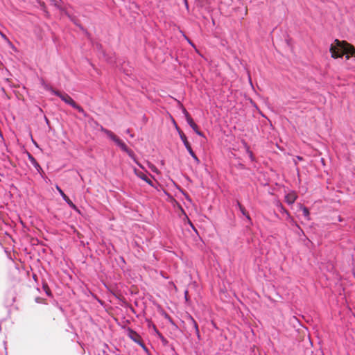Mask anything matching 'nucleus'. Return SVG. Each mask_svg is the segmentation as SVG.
Wrapping results in <instances>:
<instances>
[{"label":"nucleus","instance_id":"nucleus-8","mask_svg":"<svg viewBox=\"0 0 355 355\" xmlns=\"http://www.w3.org/2000/svg\"><path fill=\"white\" fill-rule=\"evenodd\" d=\"M237 206H238L239 210L241 211V214L246 218V220H248V222L250 225H252V219H251L250 215L248 214V213L247 212V211L245 210V209L241 205V204L239 202H237Z\"/></svg>","mask_w":355,"mask_h":355},{"label":"nucleus","instance_id":"nucleus-3","mask_svg":"<svg viewBox=\"0 0 355 355\" xmlns=\"http://www.w3.org/2000/svg\"><path fill=\"white\" fill-rule=\"evenodd\" d=\"M53 94L60 97L62 101H63L65 103L71 105L74 109L77 110L80 113H81L84 116H87V113L85 112L83 108L78 105L73 98L66 93H62L59 91L53 92Z\"/></svg>","mask_w":355,"mask_h":355},{"label":"nucleus","instance_id":"nucleus-28","mask_svg":"<svg viewBox=\"0 0 355 355\" xmlns=\"http://www.w3.org/2000/svg\"><path fill=\"white\" fill-rule=\"evenodd\" d=\"M46 293L48 295H50V293L49 291H46Z\"/></svg>","mask_w":355,"mask_h":355},{"label":"nucleus","instance_id":"nucleus-9","mask_svg":"<svg viewBox=\"0 0 355 355\" xmlns=\"http://www.w3.org/2000/svg\"><path fill=\"white\" fill-rule=\"evenodd\" d=\"M28 159L38 173H41V171H42V168H41L39 163L37 162L35 158L31 154H28Z\"/></svg>","mask_w":355,"mask_h":355},{"label":"nucleus","instance_id":"nucleus-23","mask_svg":"<svg viewBox=\"0 0 355 355\" xmlns=\"http://www.w3.org/2000/svg\"><path fill=\"white\" fill-rule=\"evenodd\" d=\"M196 133L198 135H199V136H201V137H203V136H204L203 133H202V132H200L199 130H197V131L196 132Z\"/></svg>","mask_w":355,"mask_h":355},{"label":"nucleus","instance_id":"nucleus-18","mask_svg":"<svg viewBox=\"0 0 355 355\" xmlns=\"http://www.w3.org/2000/svg\"><path fill=\"white\" fill-rule=\"evenodd\" d=\"M187 151L189 152V153L190 154V155L192 157V156H194L196 154L195 153L193 152V149L191 148V146H188L187 148Z\"/></svg>","mask_w":355,"mask_h":355},{"label":"nucleus","instance_id":"nucleus-2","mask_svg":"<svg viewBox=\"0 0 355 355\" xmlns=\"http://www.w3.org/2000/svg\"><path fill=\"white\" fill-rule=\"evenodd\" d=\"M101 130L106 134V135L112 139L121 149V150L127 153L129 155H132V151L130 150L126 144L112 131L103 128V126L101 127Z\"/></svg>","mask_w":355,"mask_h":355},{"label":"nucleus","instance_id":"nucleus-19","mask_svg":"<svg viewBox=\"0 0 355 355\" xmlns=\"http://www.w3.org/2000/svg\"><path fill=\"white\" fill-rule=\"evenodd\" d=\"M71 19L76 26H78L80 28L83 30V27L80 24H79L78 23V20L77 19H76L74 17L71 18Z\"/></svg>","mask_w":355,"mask_h":355},{"label":"nucleus","instance_id":"nucleus-27","mask_svg":"<svg viewBox=\"0 0 355 355\" xmlns=\"http://www.w3.org/2000/svg\"><path fill=\"white\" fill-rule=\"evenodd\" d=\"M2 37H3L5 40H8L5 35L1 34Z\"/></svg>","mask_w":355,"mask_h":355},{"label":"nucleus","instance_id":"nucleus-25","mask_svg":"<svg viewBox=\"0 0 355 355\" xmlns=\"http://www.w3.org/2000/svg\"><path fill=\"white\" fill-rule=\"evenodd\" d=\"M193 323H194L195 328H196L197 332L198 333V325H197L196 322L194 320H193Z\"/></svg>","mask_w":355,"mask_h":355},{"label":"nucleus","instance_id":"nucleus-5","mask_svg":"<svg viewBox=\"0 0 355 355\" xmlns=\"http://www.w3.org/2000/svg\"><path fill=\"white\" fill-rule=\"evenodd\" d=\"M297 196L293 191H289L285 196V201L288 205H293L296 200Z\"/></svg>","mask_w":355,"mask_h":355},{"label":"nucleus","instance_id":"nucleus-12","mask_svg":"<svg viewBox=\"0 0 355 355\" xmlns=\"http://www.w3.org/2000/svg\"><path fill=\"white\" fill-rule=\"evenodd\" d=\"M286 220L293 225H295L296 227H297L299 229L300 227L299 225L297 224V223L295 221V220L291 216L290 214L288 212H286Z\"/></svg>","mask_w":355,"mask_h":355},{"label":"nucleus","instance_id":"nucleus-14","mask_svg":"<svg viewBox=\"0 0 355 355\" xmlns=\"http://www.w3.org/2000/svg\"><path fill=\"white\" fill-rule=\"evenodd\" d=\"M286 220L293 225H295L296 227H297L299 229L300 227L299 225L297 224V223L295 221V220L291 216L290 214L288 212H286Z\"/></svg>","mask_w":355,"mask_h":355},{"label":"nucleus","instance_id":"nucleus-1","mask_svg":"<svg viewBox=\"0 0 355 355\" xmlns=\"http://www.w3.org/2000/svg\"><path fill=\"white\" fill-rule=\"evenodd\" d=\"M330 52L331 57L334 58H343L344 55L346 60H355V48L346 41H340L338 39L334 40V42L331 44Z\"/></svg>","mask_w":355,"mask_h":355},{"label":"nucleus","instance_id":"nucleus-11","mask_svg":"<svg viewBox=\"0 0 355 355\" xmlns=\"http://www.w3.org/2000/svg\"><path fill=\"white\" fill-rule=\"evenodd\" d=\"M41 83H42V87H44V89L46 90H48L49 92H51V94H53V92H57L56 90L53 89L50 85H49L48 84H46L44 80H41Z\"/></svg>","mask_w":355,"mask_h":355},{"label":"nucleus","instance_id":"nucleus-22","mask_svg":"<svg viewBox=\"0 0 355 355\" xmlns=\"http://www.w3.org/2000/svg\"><path fill=\"white\" fill-rule=\"evenodd\" d=\"M190 127L195 131V132L198 130V127L196 123H193Z\"/></svg>","mask_w":355,"mask_h":355},{"label":"nucleus","instance_id":"nucleus-16","mask_svg":"<svg viewBox=\"0 0 355 355\" xmlns=\"http://www.w3.org/2000/svg\"><path fill=\"white\" fill-rule=\"evenodd\" d=\"M277 206L281 213L286 214V212H288L280 202H278Z\"/></svg>","mask_w":355,"mask_h":355},{"label":"nucleus","instance_id":"nucleus-13","mask_svg":"<svg viewBox=\"0 0 355 355\" xmlns=\"http://www.w3.org/2000/svg\"><path fill=\"white\" fill-rule=\"evenodd\" d=\"M286 220L293 225H295L296 227H297L299 229L300 227L299 225L297 224V223L295 221V220L291 216L290 214L288 212H286Z\"/></svg>","mask_w":355,"mask_h":355},{"label":"nucleus","instance_id":"nucleus-17","mask_svg":"<svg viewBox=\"0 0 355 355\" xmlns=\"http://www.w3.org/2000/svg\"><path fill=\"white\" fill-rule=\"evenodd\" d=\"M186 120H187V122L188 123V124L189 125V126H191V125H193V123H195L193 120L192 119V118L191 117V116H187V118H185Z\"/></svg>","mask_w":355,"mask_h":355},{"label":"nucleus","instance_id":"nucleus-6","mask_svg":"<svg viewBox=\"0 0 355 355\" xmlns=\"http://www.w3.org/2000/svg\"><path fill=\"white\" fill-rule=\"evenodd\" d=\"M135 174L137 177L146 182L149 185L153 187V181L148 178V176L141 171H135Z\"/></svg>","mask_w":355,"mask_h":355},{"label":"nucleus","instance_id":"nucleus-24","mask_svg":"<svg viewBox=\"0 0 355 355\" xmlns=\"http://www.w3.org/2000/svg\"><path fill=\"white\" fill-rule=\"evenodd\" d=\"M126 133H127V134H129V135H130V136L132 138H133V137H134V135L130 133V129L126 130Z\"/></svg>","mask_w":355,"mask_h":355},{"label":"nucleus","instance_id":"nucleus-21","mask_svg":"<svg viewBox=\"0 0 355 355\" xmlns=\"http://www.w3.org/2000/svg\"><path fill=\"white\" fill-rule=\"evenodd\" d=\"M196 164L198 165L200 164V159H198V157L195 155L194 156H192Z\"/></svg>","mask_w":355,"mask_h":355},{"label":"nucleus","instance_id":"nucleus-29","mask_svg":"<svg viewBox=\"0 0 355 355\" xmlns=\"http://www.w3.org/2000/svg\"><path fill=\"white\" fill-rule=\"evenodd\" d=\"M353 63L352 62H349L348 64H352Z\"/></svg>","mask_w":355,"mask_h":355},{"label":"nucleus","instance_id":"nucleus-4","mask_svg":"<svg viewBox=\"0 0 355 355\" xmlns=\"http://www.w3.org/2000/svg\"><path fill=\"white\" fill-rule=\"evenodd\" d=\"M56 189L63 198V200L73 209H76V206L72 202V201L69 198V197L64 193V191L61 189V188L56 185Z\"/></svg>","mask_w":355,"mask_h":355},{"label":"nucleus","instance_id":"nucleus-20","mask_svg":"<svg viewBox=\"0 0 355 355\" xmlns=\"http://www.w3.org/2000/svg\"><path fill=\"white\" fill-rule=\"evenodd\" d=\"M182 112L184 114L185 118H187V116H190L189 113L187 112V110L183 106H182Z\"/></svg>","mask_w":355,"mask_h":355},{"label":"nucleus","instance_id":"nucleus-26","mask_svg":"<svg viewBox=\"0 0 355 355\" xmlns=\"http://www.w3.org/2000/svg\"><path fill=\"white\" fill-rule=\"evenodd\" d=\"M187 295H188V291H186L184 292V295H185L186 300H187Z\"/></svg>","mask_w":355,"mask_h":355},{"label":"nucleus","instance_id":"nucleus-7","mask_svg":"<svg viewBox=\"0 0 355 355\" xmlns=\"http://www.w3.org/2000/svg\"><path fill=\"white\" fill-rule=\"evenodd\" d=\"M173 123L175 124L176 129H177V130H178V132H179L180 139H181V140L182 141V142H183V144H184V145L185 148H187L188 146H190L191 145H190V144L189 143V141H188V140H187V137L185 136V135H184L182 131H180V130H179V128H178V125H177V124H176V123H175V120H174V119H173Z\"/></svg>","mask_w":355,"mask_h":355},{"label":"nucleus","instance_id":"nucleus-10","mask_svg":"<svg viewBox=\"0 0 355 355\" xmlns=\"http://www.w3.org/2000/svg\"><path fill=\"white\" fill-rule=\"evenodd\" d=\"M243 146L245 148L246 153L248 155L250 159H251V161H254V157L252 152L250 149L249 146L247 144V143L245 141H243Z\"/></svg>","mask_w":355,"mask_h":355},{"label":"nucleus","instance_id":"nucleus-15","mask_svg":"<svg viewBox=\"0 0 355 355\" xmlns=\"http://www.w3.org/2000/svg\"><path fill=\"white\" fill-rule=\"evenodd\" d=\"M301 209H302V214L304 215V216L307 219V220H309V209L306 207H301Z\"/></svg>","mask_w":355,"mask_h":355}]
</instances>
